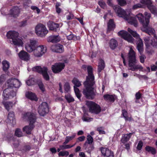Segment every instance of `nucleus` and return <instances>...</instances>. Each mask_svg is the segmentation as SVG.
Segmentation results:
<instances>
[{
    "label": "nucleus",
    "mask_w": 157,
    "mask_h": 157,
    "mask_svg": "<svg viewBox=\"0 0 157 157\" xmlns=\"http://www.w3.org/2000/svg\"><path fill=\"white\" fill-rule=\"evenodd\" d=\"M82 68L84 70L87 68L88 76L86 80L84 82L85 88L83 89L82 93L87 98H93L96 95L95 91V87L94 76L93 73V68L90 66L82 65Z\"/></svg>",
    "instance_id": "nucleus-1"
},
{
    "label": "nucleus",
    "mask_w": 157,
    "mask_h": 157,
    "mask_svg": "<svg viewBox=\"0 0 157 157\" xmlns=\"http://www.w3.org/2000/svg\"><path fill=\"white\" fill-rule=\"evenodd\" d=\"M113 8L119 17L123 18L128 23L133 25L135 27L137 26V21L132 14L129 13V15L126 14L125 11L118 6H113Z\"/></svg>",
    "instance_id": "nucleus-2"
},
{
    "label": "nucleus",
    "mask_w": 157,
    "mask_h": 157,
    "mask_svg": "<svg viewBox=\"0 0 157 157\" xmlns=\"http://www.w3.org/2000/svg\"><path fill=\"white\" fill-rule=\"evenodd\" d=\"M128 56L129 70L135 71L138 70L140 71L143 69L142 66L139 64H136L137 60L136 59V54L132 48L130 49Z\"/></svg>",
    "instance_id": "nucleus-3"
},
{
    "label": "nucleus",
    "mask_w": 157,
    "mask_h": 157,
    "mask_svg": "<svg viewBox=\"0 0 157 157\" xmlns=\"http://www.w3.org/2000/svg\"><path fill=\"white\" fill-rule=\"evenodd\" d=\"M22 117L24 121H29V125L25 126L23 128V131L28 134H30L34 127V123L36 120L35 116L33 113L28 112L24 113Z\"/></svg>",
    "instance_id": "nucleus-4"
},
{
    "label": "nucleus",
    "mask_w": 157,
    "mask_h": 157,
    "mask_svg": "<svg viewBox=\"0 0 157 157\" xmlns=\"http://www.w3.org/2000/svg\"><path fill=\"white\" fill-rule=\"evenodd\" d=\"M144 15L145 16V17L141 13H139L137 14L136 16L139 21L142 24L144 28L145 29L144 31L149 34H153L154 32V29L148 27L149 22V19L151 17V14L150 13L145 12Z\"/></svg>",
    "instance_id": "nucleus-5"
},
{
    "label": "nucleus",
    "mask_w": 157,
    "mask_h": 157,
    "mask_svg": "<svg viewBox=\"0 0 157 157\" xmlns=\"http://www.w3.org/2000/svg\"><path fill=\"white\" fill-rule=\"evenodd\" d=\"M18 33L14 31H9L6 34L11 44L18 46H22L23 43L22 40L18 38Z\"/></svg>",
    "instance_id": "nucleus-6"
},
{
    "label": "nucleus",
    "mask_w": 157,
    "mask_h": 157,
    "mask_svg": "<svg viewBox=\"0 0 157 157\" xmlns=\"http://www.w3.org/2000/svg\"><path fill=\"white\" fill-rule=\"evenodd\" d=\"M128 31L134 37L138 39L137 48L138 51L141 54L143 50V44L142 40L140 38L139 35L137 33L136 31H133L129 28H128Z\"/></svg>",
    "instance_id": "nucleus-7"
},
{
    "label": "nucleus",
    "mask_w": 157,
    "mask_h": 157,
    "mask_svg": "<svg viewBox=\"0 0 157 157\" xmlns=\"http://www.w3.org/2000/svg\"><path fill=\"white\" fill-rule=\"evenodd\" d=\"M86 105L89 108V111L91 113L98 114L101 111L100 106L97 104L92 101H86Z\"/></svg>",
    "instance_id": "nucleus-8"
},
{
    "label": "nucleus",
    "mask_w": 157,
    "mask_h": 157,
    "mask_svg": "<svg viewBox=\"0 0 157 157\" xmlns=\"http://www.w3.org/2000/svg\"><path fill=\"white\" fill-rule=\"evenodd\" d=\"M35 32L38 36H43L48 33V30L45 26L42 24H38L35 27Z\"/></svg>",
    "instance_id": "nucleus-9"
},
{
    "label": "nucleus",
    "mask_w": 157,
    "mask_h": 157,
    "mask_svg": "<svg viewBox=\"0 0 157 157\" xmlns=\"http://www.w3.org/2000/svg\"><path fill=\"white\" fill-rule=\"evenodd\" d=\"M33 71L38 72L39 73H41L43 77L46 80H49V77L48 74V69L46 67L42 68L40 66H36L32 68Z\"/></svg>",
    "instance_id": "nucleus-10"
},
{
    "label": "nucleus",
    "mask_w": 157,
    "mask_h": 157,
    "mask_svg": "<svg viewBox=\"0 0 157 157\" xmlns=\"http://www.w3.org/2000/svg\"><path fill=\"white\" fill-rule=\"evenodd\" d=\"M49 106L46 102H43L39 107L38 112L41 116H44L49 112Z\"/></svg>",
    "instance_id": "nucleus-11"
},
{
    "label": "nucleus",
    "mask_w": 157,
    "mask_h": 157,
    "mask_svg": "<svg viewBox=\"0 0 157 157\" xmlns=\"http://www.w3.org/2000/svg\"><path fill=\"white\" fill-rule=\"evenodd\" d=\"M37 41L33 40H30L29 42L25 45V48L29 52H33L37 47Z\"/></svg>",
    "instance_id": "nucleus-12"
},
{
    "label": "nucleus",
    "mask_w": 157,
    "mask_h": 157,
    "mask_svg": "<svg viewBox=\"0 0 157 157\" xmlns=\"http://www.w3.org/2000/svg\"><path fill=\"white\" fill-rule=\"evenodd\" d=\"M65 64L62 63H56L52 65V70L54 73H59L64 68Z\"/></svg>",
    "instance_id": "nucleus-13"
},
{
    "label": "nucleus",
    "mask_w": 157,
    "mask_h": 157,
    "mask_svg": "<svg viewBox=\"0 0 157 157\" xmlns=\"http://www.w3.org/2000/svg\"><path fill=\"white\" fill-rule=\"evenodd\" d=\"M118 34L119 36L128 42L131 43L133 42L134 39L127 31L124 30H121L118 32Z\"/></svg>",
    "instance_id": "nucleus-14"
},
{
    "label": "nucleus",
    "mask_w": 157,
    "mask_h": 157,
    "mask_svg": "<svg viewBox=\"0 0 157 157\" xmlns=\"http://www.w3.org/2000/svg\"><path fill=\"white\" fill-rule=\"evenodd\" d=\"M3 95L4 98H13L16 95V93L12 88L8 87L4 90Z\"/></svg>",
    "instance_id": "nucleus-15"
},
{
    "label": "nucleus",
    "mask_w": 157,
    "mask_h": 157,
    "mask_svg": "<svg viewBox=\"0 0 157 157\" xmlns=\"http://www.w3.org/2000/svg\"><path fill=\"white\" fill-rule=\"evenodd\" d=\"M7 83L8 86L10 88L14 87L18 88L21 85L20 82L17 79L15 78L8 79L7 81Z\"/></svg>",
    "instance_id": "nucleus-16"
},
{
    "label": "nucleus",
    "mask_w": 157,
    "mask_h": 157,
    "mask_svg": "<svg viewBox=\"0 0 157 157\" xmlns=\"http://www.w3.org/2000/svg\"><path fill=\"white\" fill-rule=\"evenodd\" d=\"M51 49L52 51L58 53L63 52L64 51L63 45L60 44L52 45L51 47Z\"/></svg>",
    "instance_id": "nucleus-17"
},
{
    "label": "nucleus",
    "mask_w": 157,
    "mask_h": 157,
    "mask_svg": "<svg viewBox=\"0 0 157 157\" xmlns=\"http://www.w3.org/2000/svg\"><path fill=\"white\" fill-rule=\"evenodd\" d=\"M18 56L20 59L24 61H28L30 59V55L24 50L21 51Z\"/></svg>",
    "instance_id": "nucleus-18"
},
{
    "label": "nucleus",
    "mask_w": 157,
    "mask_h": 157,
    "mask_svg": "<svg viewBox=\"0 0 157 157\" xmlns=\"http://www.w3.org/2000/svg\"><path fill=\"white\" fill-rule=\"evenodd\" d=\"M101 151L102 155L105 156L113 157L114 156L113 152L107 148L101 147Z\"/></svg>",
    "instance_id": "nucleus-19"
},
{
    "label": "nucleus",
    "mask_w": 157,
    "mask_h": 157,
    "mask_svg": "<svg viewBox=\"0 0 157 157\" xmlns=\"http://www.w3.org/2000/svg\"><path fill=\"white\" fill-rule=\"evenodd\" d=\"M48 25L49 30L54 31H56L59 26V24L51 21H49L48 22Z\"/></svg>",
    "instance_id": "nucleus-20"
},
{
    "label": "nucleus",
    "mask_w": 157,
    "mask_h": 157,
    "mask_svg": "<svg viewBox=\"0 0 157 157\" xmlns=\"http://www.w3.org/2000/svg\"><path fill=\"white\" fill-rule=\"evenodd\" d=\"M20 13V9L18 7H14L10 11V14L14 17H17Z\"/></svg>",
    "instance_id": "nucleus-21"
},
{
    "label": "nucleus",
    "mask_w": 157,
    "mask_h": 157,
    "mask_svg": "<svg viewBox=\"0 0 157 157\" xmlns=\"http://www.w3.org/2000/svg\"><path fill=\"white\" fill-rule=\"evenodd\" d=\"M3 70L5 72H7L10 67V63L6 60L3 61L2 63Z\"/></svg>",
    "instance_id": "nucleus-22"
},
{
    "label": "nucleus",
    "mask_w": 157,
    "mask_h": 157,
    "mask_svg": "<svg viewBox=\"0 0 157 157\" xmlns=\"http://www.w3.org/2000/svg\"><path fill=\"white\" fill-rule=\"evenodd\" d=\"M133 133L134 132H132L124 134L122 136L121 140L122 143H124L128 141Z\"/></svg>",
    "instance_id": "nucleus-23"
},
{
    "label": "nucleus",
    "mask_w": 157,
    "mask_h": 157,
    "mask_svg": "<svg viewBox=\"0 0 157 157\" xmlns=\"http://www.w3.org/2000/svg\"><path fill=\"white\" fill-rule=\"evenodd\" d=\"M105 63L103 60L101 59L99 60L98 65V73L101 72L104 69L105 67Z\"/></svg>",
    "instance_id": "nucleus-24"
},
{
    "label": "nucleus",
    "mask_w": 157,
    "mask_h": 157,
    "mask_svg": "<svg viewBox=\"0 0 157 157\" xmlns=\"http://www.w3.org/2000/svg\"><path fill=\"white\" fill-rule=\"evenodd\" d=\"M2 103L4 105L6 109L8 111L10 108H11L15 104L12 102L8 101H4L2 102Z\"/></svg>",
    "instance_id": "nucleus-25"
},
{
    "label": "nucleus",
    "mask_w": 157,
    "mask_h": 157,
    "mask_svg": "<svg viewBox=\"0 0 157 157\" xmlns=\"http://www.w3.org/2000/svg\"><path fill=\"white\" fill-rule=\"evenodd\" d=\"M60 41V38L57 36H53L49 37L48 41L55 43Z\"/></svg>",
    "instance_id": "nucleus-26"
},
{
    "label": "nucleus",
    "mask_w": 157,
    "mask_h": 157,
    "mask_svg": "<svg viewBox=\"0 0 157 157\" xmlns=\"http://www.w3.org/2000/svg\"><path fill=\"white\" fill-rule=\"evenodd\" d=\"M115 27V25L112 19H110L108 23L107 32H109L113 30Z\"/></svg>",
    "instance_id": "nucleus-27"
},
{
    "label": "nucleus",
    "mask_w": 157,
    "mask_h": 157,
    "mask_svg": "<svg viewBox=\"0 0 157 157\" xmlns=\"http://www.w3.org/2000/svg\"><path fill=\"white\" fill-rule=\"evenodd\" d=\"M145 149L147 151L151 153L152 155H155L156 154V149L153 147L147 146L145 147Z\"/></svg>",
    "instance_id": "nucleus-28"
},
{
    "label": "nucleus",
    "mask_w": 157,
    "mask_h": 157,
    "mask_svg": "<svg viewBox=\"0 0 157 157\" xmlns=\"http://www.w3.org/2000/svg\"><path fill=\"white\" fill-rule=\"evenodd\" d=\"M118 45V43L117 40L114 39H111L110 41L109 46L112 49H114L117 47Z\"/></svg>",
    "instance_id": "nucleus-29"
},
{
    "label": "nucleus",
    "mask_w": 157,
    "mask_h": 157,
    "mask_svg": "<svg viewBox=\"0 0 157 157\" xmlns=\"http://www.w3.org/2000/svg\"><path fill=\"white\" fill-rule=\"evenodd\" d=\"M70 34L68 35H67V34L66 36L67 39L69 40H79L80 39V37L79 36H74L70 32Z\"/></svg>",
    "instance_id": "nucleus-30"
},
{
    "label": "nucleus",
    "mask_w": 157,
    "mask_h": 157,
    "mask_svg": "<svg viewBox=\"0 0 157 157\" xmlns=\"http://www.w3.org/2000/svg\"><path fill=\"white\" fill-rule=\"evenodd\" d=\"M33 52V55L36 57H40L43 55L41 51L38 50V48L37 47Z\"/></svg>",
    "instance_id": "nucleus-31"
},
{
    "label": "nucleus",
    "mask_w": 157,
    "mask_h": 157,
    "mask_svg": "<svg viewBox=\"0 0 157 157\" xmlns=\"http://www.w3.org/2000/svg\"><path fill=\"white\" fill-rule=\"evenodd\" d=\"M148 8L150 10L152 13L155 15H157V10L155 7L151 5L147 6Z\"/></svg>",
    "instance_id": "nucleus-32"
},
{
    "label": "nucleus",
    "mask_w": 157,
    "mask_h": 157,
    "mask_svg": "<svg viewBox=\"0 0 157 157\" xmlns=\"http://www.w3.org/2000/svg\"><path fill=\"white\" fill-rule=\"evenodd\" d=\"M72 83L74 84V86L76 87H79L81 85V83L79 80L76 78H74L72 81Z\"/></svg>",
    "instance_id": "nucleus-33"
},
{
    "label": "nucleus",
    "mask_w": 157,
    "mask_h": 157,
    "mask_svg": "<svg viewBox=\"0 0 157 157\" xmlns=\"http://www.w3.org/2000/svg\"><path fill=\"white\" fill-rule=\"evenodd\" d=\"M25 95L27 98H36V97L35 94L31 91L27 92Z\"/></svg>",
    "instance_id": "nucleus-34"
},
{
    "label": "nucleus",
    "mask_w": 157,
    "mask_h": 157,
    "mask_svg": "<svg viewBox=\"0 0 157 157\" xmlns=\"http://www.w3.org/2000/svg\"><path fill=\"white\" fill-rule=\"evenodd\" d=\"M122 115L125 118V121H130L132 120L131 117H128V113L125 110H123L122 111Z\"/></svg>",
    "instance_id": "nucleus-35"
},
{
    "label": "nucleus",
    "mask_w": 157,
    "mask_h": 157,
    "mask_svg": "<svg viewBox=\"0 0 157 157\" xmlns=\"http://www.w3.org/2000/svg\"><path fill=\"white\" fill-rule=\"evenodd\" d=\"M38 50L40 51L43 55L47 51V48L46 46L44 45H39L37 47Z\"/></svg>",
    "instance_id": "nucleus-36"
},
{
    "label": "nucleus",
    "mask_w": 157,
    "mask_h": 157,
    "mask_svg": "<svg viewBox=\"0 0 157 157\" xmlns=\"http://www.w3.org/2000/svg\"><path fill=\"white\" fill-rule=\"evenodd\" d=\"M65 91L67 93L69 92L70 90V86L68 82H66L63 86Z\"/></svg>",
    "instance_id": "nucleus-37"
},
{
    "label": "nucleus",
    "mask_w": 157,
    "mask_h": 157,
    "mask_svg": "<svg viewBox=\"0 0 157 157\" xmlns=\"http://www.w3.org/2000/svg\"><path fill=\"white\" fill-rule=\"evenodd\" d=\"M87 140L84 144V145H86V143L89 144H91L93 141V137L90 135H88L87 137Z\"/></svg>",
    "instance_id": "nucleus-38"
},
{
    "label": "nucleus",
    "mask_w": 157,
    "mask_h": 157,
    "mask_svg": "<svg viewBox=\"0 0 157 157\" xmlns=\"http://www.w3.org/2000/svg\"><path fill=\"white\" fill-rule=\"evenodd\" d=\"M75 135L74 134L72 136H67L66 138L65 141L63 143V144H67L68 142L71 140H72L75 137Z\"/></svg>",
    "instance_id": "nucleus-39"
},
{
    "label": "nucleus",
    "mask_w": 157,
    "mask_h": 157,
    "mask_svg": "<svg viewBox=\"0 0 157 157\" xmlns=\"http://www.w3.org/2000/svg\"><path fill=\"white\" fill-rule=\"evenodd\" d=\"M74 91L77 97L78 98H80L81 97V94L80 92L79 89L78 88L74 86Z\"/></svg>",
    "instance_id": "nucleus-40"
},
{
    "label": "nucleus",
    "mask_w": 157,
    "mask_h": 157,
    "mask_svg": "<svg viewBox=\"0 0 157 157\" xmlns=\"http://www.w3.org/2000/svg\"><path fill=\"white\" fill-rule=\"evenodd\" d=\"M15 134L18 137H21L23 136V133L21 131V129L17 128L16 129Z\"/></svg>",
    "instance_id": "nucleus-41"
},
{
    "label": "nucleus",
    "mask_w": 157,
    "mask_h": 157,
    "mask_svg": "<svg viewBox=\"0 0 157 157\" xmlns=\"http://www.w3.org/2000/svg\"><path fill=\"white\" fill-rule=\"evenodd\" d=\"M140 2L142 4L147 5V6L152 4L151 0H140Z\"/></svg>",
    "instance_id": "nucleus-42"
},
{
    "label": "nucleus",
    "mask_w": 157,
    "mask_h": 157,
    "mask_svg": "<svg viewBox=\"0 0 157 157\" xmlns=\"http://www.w3.org/2000/svg\"><path fill=\"white\" fill-rule=\"evenodd\" d=\"M14 116V114L13 112H10L8 114V119L11 122V121H13Z\"/></svg>",
    "instance_id": "nucleus-43"
},
{
    "label": "nucleus",
    "mask_w": 157,
    "mask_h": 157,
    "mask_svg": "<svg viewBox=\"0 0 157 157\" xmlns=\"http://www.w3.org/2000/svg\"><path fill=\"white\" fill-rule=\"evenodd\" d=\"M75 145V144H74L71 146H70L69 145H63L60 146L59 147L61 150H64L65 149L71 148L74 146Z\"/></svg>",
    "instance_id": "nucleus-44"
},
{
    "label": "nucleus",
    "mask_w": 157,
    "mask_h": 157,
    "mask_svg": "<svg viewBox=\"0 0 157 157\" xmlns=\"http://www.w3.org/2000/svg\"><path fill=\"white\" fill-rule=\"evenodd\" d=\"M26 82L27 85L28 86L33 85L35 84V83L34 79L33 78H32L28 80Z\"/></svg>",
    "instance_id": "nucleus-45"
},
{
    "label": "nucleus",
    "mask_w": 157,
    "mask_h": 157,
    "mask_svg": "<svg viewBox=\"0 0 157 157\" xmlns=\"http://www.w3.org/2000/svg\"><path fill=\"white\" fill-rule=\"evenodd\" d=\"M151 39V38L149 37H145L144 38L145 44L147 47L150 45V42Z\"/></svg>",
    "instance_id": "nucleus-46"
},
{
    "label": "nucleus",
    "mask_w": 157,
    "mask_h": 157,
    "mask_svg": "<svg viewBox=\"0 0 157 157\" xmlns=\"http://www.w3.org/2000/svg\"><path fill=\"white\" fill-rule=\"evenodd\" d=\"M69 153L68 151H61L59 152V155L62 156H67L69 155Z\"/></svg>",
    "instance_id": "nucleus-47"
},
{
    "label": "nucleus",
    "mask_w": 157,
    "mask_h": 157,
    "mask_svg": "<svg viewBox=\"0 0 157 157\" xmlns=\"http://www.w3.org/2000/svg\"><path fill=\"white\" fill-rule=\"evenodd\" d=\"M143 6L140 3H138L133 5L132 6V9L133 10H136L138 9L142 8Z\"/></svg>",
    "instance_id": "nucleus-48"
},
{
    "label": "nucleus",
    "mask_w": 157,
    "mask_h": 157,
    "mask_svg": "<svg viewBox=\"0 0 157 157\" xmlns=\"http://www.w3.org/2000/svg\"><path fill=\"white\" fill-rule=\"evenodd\" d=\"M98 3L100 6L103 9L106 8V5L105 3L102 1H100Z\"/></svg>",
    "instance_id": "nucleus-49"
},
{
    "label": "nucleus",
    "mask_w": 157,
    "mask_h": 157,
    "mask_svg": "<svg viewBox=\"0 0 157 157\" xmlns=\"http://www.w3.org/2000/svg\"><path fill=\"white\" fill-rule=\"evenodd\" d=\"M118 3L121 6H123L126 4L125 0H117Z\"/></svg>",
    "instance_id": "nucleus-50"
},
{
    "label": "nucleus",
    "mask_w": 157,
    "mask_h": 157,
    "mask_svg": "<svg viewBox=\"0 0 157 157\" xmlns=\"http://www.w3.org/2000/svg\"><path fill=\"white\" fill-rule=\"evenodd\" d=\"M38 85L40 89L42 92L44 91L45 89L43 83L42 82H39L38 83Z\"/></svg>",
    "instance_id": "nucleus-51"
},
{
    "label": "nucleus",
    "mask_w": 157,
    "mask_h": 157,
    "mask_svg": "<svg viewBox=\"0 0 157 157\" xmlns=\"http://www.w3.org/2000/svg\"><path fill=\"white\" fill-rule=\"evenodd\" d=\"M150 45H152L153 46H157V41L155 40L154 38H151L150 42Z\"/></svg>",
    "instance_id": "nucleus-52"
},
{
    "label": "nucleus",
    "mask_w": 157,
    "mask_h": 157,
    "mask_svg": "<svg viewBox=\"0 0 157 157\" xmlns=\"http://www.w3.org/2000/svg\"><path fill=\"white\" fill-rule=\"evenodd\" d=\"M143 146V142L141 141H139L136 147L137 149L139 150H140L142 149Z\"/></svg>",
    "instance_id": "nucleus-53"
},
{
    "label": "nucleus",
    "mask_w": 157,
    "mask_h": 157,
    "mask_svg": "<svg viewBox=\"0 0 157 157\" xmlns=\"http://www.w3.org/2000/svg\"><path fill=\"white\" fill-rule=\"evenodd\" d=\"M104 128L102 127L98 128H97V130L99 132V133L100 134H105V132L103 130Z\"/></svg>",
    "instance_id": "nucleus-54"
},
{
    "label": "nucleus",
    "mask_w": 157,
    "mask_h": 157,
    "mask_svg": "<svg viewBox=\"0 0 157 157\" xmlns=\"http://www.w3.org/2000/svg\"><path fill=\"white\" fill-rule=\"evenodd\" d=\"M5 75L2 74L0 77V83H2L5 80Z\"/></svg>",
    "instance_id": "nucleus-55"
},
{
    "label": "nucleus",
    "mask_w": 157,
    "mask_h": 157,
    "mask_svg": "<svg viewBox=\"0 0 157 157\" xmlns=\"http://www.w3.org/2000/svg\"><path fill=\"white\" fill-rule=\"evenodd\" d=\"M82 120L83 121H90L93 120L92 118H89L88 117H85L84 115L83 117H82Z\"/></svg>",
    "instance_id": "nucleus-56"
},
{
    "label": "nucleus",
    "mask_w": 157,
    "mask_h": 157,
    "mask_svg": "<svg viewBox=\"0 0 157 157\" xmlns=\"http://www.w3.org/2000/svg\"><path fill=\"white\" fill-rule=\"evenodd\" d=\"M104 98H116L115 95H110L109 94H106L104 95Z\"/></svg>",
    "instance_id": "nucleus-57"
},
{
    "label": "nucleus",
    "mask_w": 157,
    "mask_h": 157,
    "mask_svg": "<svg viewBox=\"0 0 157 157\" xmlns=\"http://www.w3.org/2000/svg\"><path fill=\"white\" fill-rule=\"evenodd\" d=\"M138 78L140 79H144L145 80H147L148 79V77L146 75H138Z\"/></svg>",
    "instance_id": "nucleus-58"
},
{
    "label": "nucleus",
    "mask_w": 157,
    "mask_h": 157,
    "mask_svg": "<svg viewBox=\"0 0 157 157\" xmlns=\"http://www.w3.org/2000/svg\"><path fill=\"white\" fill-rule=\"evenodd\" d=\"M146 58V57L144 55H141L140 56V62L141 63H143L144 62L145 59Z\"/></svg>",
    "instance_id": "nucleus-59"
},
{
    "label": "nucleus",
    "mask_w": 157,
    "mask_h": 157,
    "mask_svg": "<svg viewBox=\"0 0 157 157\" xmlns=\"http://www.w3.org/2000/svg\"><path fill=\"white\" fill-rule=\"evenodd\" d=\"M85 138V137L84 136H82L79 137L78 138V140L79 141H83Z\"/></svg>",
    "instance_id": "nucleus-60"
},
{
    "label": "nucleus",
    "mask_w": 157,
    "mask_h": 157,
    "mask_svg": "<svg viewBox=\"0 0 157 157\" xmlns=\"http://www.w3.org/2000/svg\"><path fill=\"white\" fill-rule=\"evenodd\" d=\"M135 96L136 98H140L142 97L141 94L139 92L136 93Z\"/></svg>",
    "instance_id": "nucleus-61"
},
{
    "label": "nucleus",
    "mask_w": 157,
    "mask_h": 157,
    "mask_svg": "<svg viewBox=\"0 0 157 157\" xmlns=\"http://www.w3.org/2000/svg\"><path fill=\"white\" fill-rule=\"evenodd\" d=\"M56 12L58 13H60L61 12V9L59 8L58 7L57 5V4L56 5Z\"/></svg>",
    "instance_id": "nucleus-62"
},
{
    "label": "nucleus",
    "mask_w": 157,
    "mask_h": 157,
    "mask_svg": "<svg viewBox=\"0 0 157 157\" xmlns=\"http://www.w3.org/2000/svg\"><path fill=\"white\" fill-rule=\"evenodd\" d=\"M50 151H51L53 154H55L56 153L57 151L55 147H53L50 148Z\"/></svg>",
    "instance_id": "nucleus-63"
},
{
    "label": "nucleus",
    "mask_w": 157,
    "mask_h": 157,
    "mask_svg": "<svg viewBox=\"0 0 157 157\" xmlns=\"http://www.w3.org/2000/svg\"><path fill=\"white\" fill-rule=\"evenodd\" d=\"M30 149V147L29 146H26L24 147V150L25 151H28Z\"/></svg>",
    "instance_id": "nucleus-64"
}]
</instances>
